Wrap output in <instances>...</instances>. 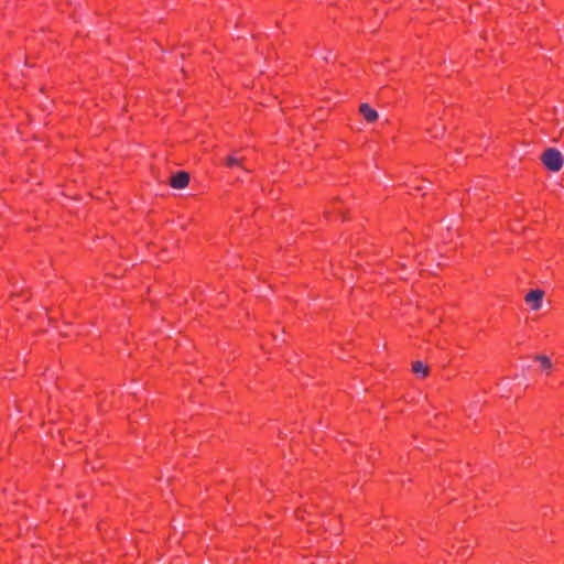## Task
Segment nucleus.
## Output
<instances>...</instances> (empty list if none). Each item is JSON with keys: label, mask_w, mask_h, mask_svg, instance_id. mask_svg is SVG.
Returning a JSON list of instances; mask_svg holds the SVG:
<instances>
[{"label": "nucleus", "mask_w": 564, "mask_h": 564, "mask_svg": "<svg viewBox=\"0 0 564 564\" xmlns=\"http://www.w3.org/2000/svg\"><path fill=\"white\" fill-rule=\"evenodd\" d=\"M239 163H240V161L238 159H236L235 156H232V155L228 156V159H227V164L229 166H232V165H236V164H239Z\"/></svg>", "instance_id": "7"}, {"label": "nucleus", "mask_w": 564, "mask_h": 564, "mask_svg": "<svg viewBox=\"0 0 564 564\" xmlns=\"http://www.w3.org/2000/svg\"><path fill=\"white\" fill-rule=\"evenodd\" d=\"M328 58H329V54L327 53V54L324 56V59H325V61H328Z\"/></svg>", "instance_id": "8"}, {"label": "nucleus", "mask_w": 564, "mask_h": 564, "mask_svg": "<svg viewBox=\"0 0 564 564\" xmlns=\"http://www.w3.org/2000/svg\"><path fill=\"white\" fill-rule=\"evenodd\" d=\"M359 112L368 122H375L379 118L378 112L375 109H372L368 104H361L359 107Z\"/></svg>", "instance_id": "4"}, {"label": "nucleus", "mask_w": 564, "mask_h": 564, "mask_svg": "<svg viewBox=\"0 0 564 564\" xmlns=\"http://www.w3.org/2000/svg\"><path fill=\"white\" fill-rule=\"evenodd\" d=\"M534 359L541 364L542 370H544L546 372L551 371L553 365H552L551 359L547 356H545V355H536L534 357Z\"/></svg>", "instance_id": "5"}, {"label": "nucleus", "mask_w": 564, "mask_h": 564, "mask_svg": "<svg viewBox=\"0 0 564 564\" xmlns=\"http://www.w3.org/2000/svg\"><path fill=\"white\" fill-rule=\"evenodd\" d=\"M412 370L416 375H421L426 377L429 375V367L424 365L422 361H415L412 366Z\"/></svg>", "instance_id": "6"}, {"label": "nucleus", "mask_w": 564, "mask_h": 564, "mask_svg": "<svg viewBox=\"0 0 564 564\" xmlns=\"http://www.w3.org/2000/svg\"><path fill=\"white\" fill-rule=\"evenodd\" d=\"M189 174L187 172H178L170 180V185L176 189H183L188 185Z\"/></svg>", "instance_id": "3"}, {"label": "nucleus", "mask_w": 564, "mask_h": 564, "mask_svg": "<svg viewBox=\"0 0 564 564\" xmlns=\"http://www.w3.org/2000/svg\"><path fill=\"white\" fill-rule=\"evenodd\" d=\"M544 292L540 289L532 290L525 295V302L531 305V308L538 311L542 306Z\"/></svg>", "instance_id": "2"}, {"label": "nucleus", "mask_w": 564, "mask_h": 564, "mask_svg": "<svg viewBox=\"0 0 564 564\" xmlns=\"http://www.w3.org/2000/svg\"><path fill=\"white\" fill-rule=\"evenodd\" d=\"M540 159L544 166L551 172H558L563 167L564 156L555 148H547L541 154Z\"/></svg>", "instance_id": "1"}]
</instances>
